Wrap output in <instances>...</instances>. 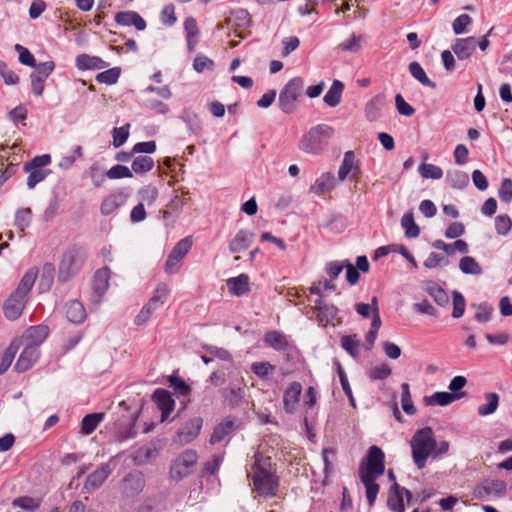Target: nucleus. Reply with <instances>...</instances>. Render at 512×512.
I'll use <instances>...</instances> for the list:
<instances>
[{
	"mask_svg": "<svg viewBox=\"0 0 512 512\" xmlns=\"http://www.w3.org/2000/svg\"><path fill=\"white\" fill-rule=\"evenodd\" d=\"M115 21L122 26H134L137 30L146 29V21L135 11H121L115 15Z\"/></svg>",
	"mask_w": 512,
	"mask_h": 512,
	"instance_id": "obj_22",
	"label": "nucleus"
},
{
	"mask_svg": "<svg viewBox=\"0 0 512 512\" xmlns=\"http://www.w3.org/2000/svg\"><path fill=\"white\" fill-rule=\"evenodd\" d=\"M411 448L415 465L419 469H423L428 457L432 456L433 449L436 448L433 429L424 427L417 430L411 439Z\"/></svg>",
	"mask_w": 512,
	"mask_h": 512,
	"instance_id": "obj_4",
	"label": "nucleus"
},
{
	"mask_svg": "<svg viewBox=\"0 0 512 512\" xmlns=\"http://www.w3.org/2000/svg\"><path fill=\"white\" fill-rule=\"evenodd\" d=\"M87 258V250L84 246L74 244L62 255L58 267V280L68 282L79 273Z\"/></svg>",
	"mask_w": 512,
	"mask_h": 512,
	"instance_id": "obj_3",
	"label": "nucleus"
},
{
	"mask_svg": "<svg viewBox=\"0 0 512 512\" xmlns=\"http://www.w3.org/2000/svg\"><path fill=\"white\" fill-rule=\"evenodd\" d=\"M104 417V413H91L84 416L81 422V432L84 435H90L92 432H94Z\"/></svg>",
	"mask_w": 512,
	"mask_h": 512,
	"instance_id": "obj_38",
	"label": "nucleus"
},
{
	"mask_svg": "<svg viewBox=\"0 0 512 512\" xmlns=\"http://www.w3.org/2000/svg\"><path fill=\"white\" fill-rule=\"evenodd\" d=\"M75 65L79 70H98L106 68L108 63L98 56L80 54L76 57Z\"/></svg>",
	"mask_w": 512,
	"mask_h": 512,
	"instance_id": "obj_26",
	"label": "nucleus"
},
{
	"mask_svg": "<svg viewBox=\"0 0 512 512\" xmlns=\"http://www.w3.org/2000/svg\"><path fill=\"white\" fill-rule=\"evenodd\" d=\"M387 506L392 512H404V500L401 494V486L397 483H394L392 486V491L389 493L387 499Z\"/></svg>",
	"mask_w": 512,
	"mask_h": 512,
	"instance_id": "obj_34",
	"label": "nucleus"
},
{
	"mask_svg": "<svg viewBox=\"0 0 512 512\" xmlns=\"http://www.w3.org/2000/svg\"><path fill=\"white\" fill-rule=\"evenodd\" d=\"M477 47V39L474 36L457 38L451 49L458 60H466L472 56Z\"/></svg>",
	"mask_w": 512,
	"mask_h": 512,
	"instance_id": "obj_18",
	"label": "nucleus"
},
{
	"mask_svg": "<svg viewBox=\"0 0 512 512\" xmlns=\"http://www.w3.org/2000/svg\"><path fill=\"white\" fill-rule=\"evenodd\" d=\"M19 346L12 342L3 353H0V375L5 373L11 366Z\"/></svg>",
	"mask_w": 512,
	"mask_h": 512,
	"instance_id": "obj_44",
	"label": "nucleus"
},
{
	"mask_svg": "<svg viewBox=\"0 0 512 512\" xmlns=\"http://www.w3.org/2000/svg\"><path fill=\"white\" fill-rule=\"evenodd\" d=\"M127 199L123 192H114L108 195L101 203L100 210L103 215H110L121 207Z\"/></svg>",
	"mask_w": 512,
	"mask_h": 512,
	"instance_id": "obj_25",
	"label": "nucleus"
},
{
	"mask_svg": "<svg viewBox=\"0 0 512 512\" xmlns=\"http://www.w3.org/2000/svg\"><path fill=\"white\" fill-rule=\"evenodd\" d=\"M254 233L241 229L229 243V250L232 253H240L246 251L254 240Z\"/></svg>",
	"mask_w": 512,
	"mask_h": 512,
	"instance_id": "obj_23",
	"label": "nucleus"
},
{
	"mask_svg": "<svg viewBox=\"0 0 512 512\" xmlns=\"http://www.w3.org/2000/svg\"><path fill=\"white\" fill-rule=\"evenodd\" d=\"M323 226L331 231L341 232L345 228V218L339 213H333L329 215Z\"/></svg>",
	"mask_w": 512,
	"mask_h": 512,
	"instance_id": "obj_57",
	"label": "nucleus"
},
{
	"mask_svg": "<svg viewBox=\"0 0 512 512\" xmlns=\"http://www.w3.org/2000/svg\"><path fill=\"white\" fill-rule=\"evenodd\" d=\"M355 155L354 152L349 150L345 152L342 164L338 171V177L340 180H345L349 173L352 172L351 178L355 179L358 177L360 173V169L358 166L354 165Z\"/></svg>",
	"mask_w": 512,
	"mask_h": 512,
	"instance_id": "obj_27",
	"label": "nucleus"
},
{
	"mask_svg": "<svg viewBox=\"0 0 512 512\" xmlns=\"http://www.w3.org/2000/svg\"><path fill=\"white\" fill-rule=\"evenodd\" d=\"M192 247V237L187 236L181 239L171 250L169 253L165 270L168 273H173V268L185 257V255L190 251Z\"/></svg>",
	"mask_w": 512,
	"mask_h": 512,
	"instance_id": "obj_10",
	"label": "nucleus"
},
{
	"mask_svg": "<svg viewBox=\"0 0 512 512\" xmlns=\"http://www.w3.org/2000/svg\"><path fill=\"white\" fill-rule=\"evenodd\" d=\"M51 163V156L49 154H43L35 156L31 161L24 164V171L30 170H42L43 167Z\"/></svg>",
	"mask_w": 512,
	"mask_h": 512,
	"instance_id": "obj_54",
	"label": "nucleus"
},
{
	"mask_svg": "<svg viewBox=\"0 0 512 512\" xmlns=\"http://www.w3.org/2000/svg\"><path fill=\"white\" fill-rule=\"evenodd\" d=\"M202 425L203 419L201 417L191 418L177 432V442L181 445L192 442L200 434Z\"/></svg>",
	"mask_w": 512,
	"mask_h": 512,
	"instance_id": "obj_13",
	"label": "nucleus"
},
{
	"mask_svg": "<svg viewBox=\"0 0 512 512\" xmlns=\"http://www.w3.org/2000/svg\"><path fill=\"white\" fill-rule=\"evenodd\" d=\"M274 370L275 366L270 362H254L251 365V371L260 379H266Z\"/></svg>",
	"mask_w": 512,
	"mask_h": 512,
	"instance_id": "obj_56",
	"label": "nucleus"
},
{
	"mask_svg": "<svg viewBox=\"0 0 512 512\" xmlns=\"http://www.w3.org/2000/svg\"><path fill=\"white\" fill-rule=\"evenodd\" d=\"M464 396L465 393L435 392L429 397L426 396L424 400L427 405L447 406Z\"/></svg>",
	"mask_w": 512,
	"mask_h": 512,
	"instance_id": "obj_29",
	"label": "nucleus"
},
{
	"mask_svg": "<svg viewBox=\"0 0 512 512\" xmlns=\"http://www.w3.org/2000/svg\"><path fill=\"white\" fill-rule=\"evenodd\" d=\"M333 181H334V177L332 174L324 173L311 186L310 191L315 194H322L326 191H329L334 186Z\"/></svg>",
	"mask_w": 512,
	"mask_h": 512,
	"instance_id": "obj_46",
	"label": "nucleus"
},
{
	"mask_svg": "<svg viewBox=\"0 0 512 512\" xmlns=\"http://www.w3.org/2000/svg\"><path fill=\"white\" fill-rule=\"evenodd\" d=\"M49 329L45 325L31 326L26 332V339L29 341L28 345L39 346L47 338Z\"/></svg>",
	"mask_w": 512,
	"mask_h": 512,
	"instance_id": "obj_32",
	"label": "nucleus"
},
{
	"mask_svg": "<svg viewBox=\"0 0 512 512\" xmlns=\"http://www.w3.org/2000/svg\"><path fill=\"white\" fill-rule=\"evenodd\" d=\"M472 23V18L468 14H461L452 23L453 32L456 35L468 32V26Z\"/></svg>",
	"mask_w": 512,
	"mask_h": 512,
	"instance_id": "obj_58",
	"label": "nucleus"
},
{
	"mask_svg": "<svg viewBox=\"0 0 512 512\" xmlns=\"http://www.w3.org/2000/svg\"><path fill=\"white\" fill-rule=\"evenodd\" d=\"M401 389H402V397H401L402 409L406 414L414 415L416 413V408L412 402L409 384L402 383Z\"/></svg>",
	"mask_w": 512,
	"mask_h": 512,
	"instance_id": "obj_50",
	"label": "nucleus"
},
{
	"mask_svg": "<svg viewBox=\"0 0 512 512\" xmlns=\"http://www.w3.org/2000/svg\"><path fill=\"white\" fill-rule=\"evenodd\" d=\"M38 275L37 268L33 267L26 271L16 289L9 295L3 304V314L10 321L17 320L27 304L28 295Z\"/></svg>",
	"mask_w": 512,
	"mask_h": 512,
	"instance_id": "obj_1",
	"label": "nucleus"
},
{
	"mask_svg": "<svg viewBox=\"0 0 512 512\" xmlns=\"http://www.w3.org/2000/svg\"><path fill=\"white\" fill-rule=\"evenodd\" d=\"M110 473H111V469H110L109 465H107V464L101 465L93 473L88 475V477L84 483V489L87 492H92V491L98 489L104 483V481L108 478Z\"/></svg>",
	"mask_w": 512,
	"mask_h": 512,
	"instance_id": "obj_21",
	"label": "nucleus"
},
{
	"mask_svg": "<svg viewBox=\"0 0 512 512\" xmlns=\"http://www.w3.org/2000/svg\"><path fill=\"white\" fill-rule=\"evenodd\" d=\"M418 171L423 178L427 179H440L443 176L442 169L434 164L422 163Z\"/></svg>",
	"mask_w": 512,
	"mask_h": 512,
	"instance_id": "obj_52",
	"label": "nucleus"
},
{
	"mask_svg": "<svg viewBox=\"0 0 512 512\" xmlns=\"http://www.w3.org/2000/svg\"><path fill=\"white\" fill-rule=\"evenodd\" d=\"M338 312L337 307L332 304L323 305L319 311H317L316 319L318 323L325 327L329 323H332Z\"/></svg>",
	"mask_w": 512,
	"mask_h": 512,
	"instance_id": "obj_45",
	"label": "nucleus"
},
{
	"mask_svg": "<svg viewBox=\"0 0 512 512\" xmlns=\"http://www.w3.org/2000/svg\"><path fill=\"white\" fill-rule=\"evenodd\" d=\"M40 349L35 345H28L22 350L14 369L18 373H23L29 370L39 359Z\"/></svg>",
	"mask_w": 512,
	"mask_h": 512,
	"instance_id": "obj_16",
	"label": "nucleus"
},
{
	"mask_svg": "<svg viewBox=\"0 0 512 512\" xmlns=\"http://www.w3.org/2000/svg\"><path fill=\"white\" fill-rule=\"evenodd\" d=\"M408 69L412 77L418 80L423 86L436 88V83L427 76L426 72L418 62H411Z\"/></svg>",
	"mask_w": 512,
	"mask_h": 512,
	"instance_id": "obj_37",
	"label": "nucleus"
},
{
	"mask_svg": "<svg viewBox=\"0 0 512 512\" xmlns=\"http://www.w3.org/2000/svg\"><path fill=\"white\" fill-rule=\"evenodd\" d=\"M198 462V455L196 451L188 449L182 452L174 461L170 469L171 478L174 480H181L193 472L195 465Z\"/></svg>",
	"mask_w": 512,
	"mask_h": 512,
	"instance_id": "obj_9",
	"label": "nucleus"
},
{
	"mask_svg": "<svg viewBox=\"0 0 512 512\" xmlns=\"http://www.w3.org/2000/svg\"><path fill=\"white\" fill-rule=\"evenodd\" d=\"M169 296V289L166 284H159L153 296L149 299V301L142 307L141 311L138 315H136L134 319V323L138 326L145 324L150 316L156 311L160 306H162Z\"/></svg>",
	"mask_w": 512,
	"mask_h": 512,
	"instance_id": "obj_7",
	"label": "nucleus"
},
{
	"mask_svg": "<svg viewBox=\"0 0 512 512\" xmlns=\"http://www.w3.org/2000/svg\"><path fill=\"white\" fill-rule=\"evenodd\" d=\"M240 422L230 417L224 418L213 430L210 436V444L214 445L221 442L226 436L232 434L239 426Z\"/></svg>",
	"mask_w": 512,
	"mask_h": 512,
	"instance_id": "obj_19",
	"label": "nucleus"
},
{
	"mask_svg": "<svg viewBox=\"0 0 512 512\" xmlns=\"http://www.w3.org/2000/svg\"><path fill=\"white\" fill-rule=\"evenodd\" d=\"M154 167V160L150 156H138L132 162V171L143 175L151 171Z\"/></svg>",
	"mask_w": 512,
	"mask_h": 512,
	"instance_id": "obj_47",
	"label": "nucleus"
},
{
	"mask_svg": "<svg viewBox=\"0 0 512 512\" xmlns=\"http://www.w3.org/2000/svg\"><path fill=\"white\" fill-rule=\"evenodd\" d=\"M228 23L236 30L246 29L251 25L250 14L245 9H237L232 11Z\"/></svg>",
	"mask_w": 512,
	"mask_h": 512,
	"instance_id": "obj_35",
	"label": "nucleus"
},
{
	"mask_svg": "<svg viewBox=\"0 0 512 512\" xmlns=\"http://www.w3.org/2000/svg\"><path fill=\"white\" fill-rule=\"evenodd\" d=\"M334 135V129L327 124L312 127L299 142V149L309 154H319Z\"/></svg>",
	"mask_w": 512,
	"mask_h": 512,
	"instance_id": "obj_5",
	"label": "nucleus"
},
{
	"mask_svg": "<svg viewBox=\"0 0 512 512\" xmlns=\"http://www.w3.org/2000/svg\"><path fill=\"white\" fill-rule=\"evenodd\" d=\"M386 97L379 93L371 98L365 106V116L369 121H375L380 117L382 108L385 105Z\"/></svg>",
	"mask_w": 512,
	"mask_h": 512,
	"instance_id": "obj_28",
	"label": "nucleus"
},
{
	"mask_svg": "<svg viewBox=\"0 0 512 512\" xmlns=\"http://www.w3.org/2000/svg\"><path fill=\"white\" fill-rule=\"evenodd\" d=\"M264 342L267 346L282 351L288 347V341L282 333L278 331H269L264 336Z\"/></svg>",
	"mask_w": 512,
	"mask_h": 512,
	"instance_id": "obj_36",
	"label": "nucleus"
},
{
	"mask_svg": "<svg viewBox=\"0 0 512 512\" xmlns=\"http://www.w3.org/2000/svg\"><path fill=\"white\" fill-rule=\"evenodd\" d=\"M446 182L453 188L462 189L468 185L469 177L467 173L460 170L449 171L446 175Z\"/></svg>",
	"mask_w": 512,
	"mask_h": 512,
	"instance_id": "obj_40",
	"label": "nucleus"
},
{
	"mask_svg": "<svg viewBox=\"0 0 512 512\" xmlns=\"http://www.w3.org/2000/svg\"><path fill=\"white\" fill-rule=\"evenodd\" d=\"M498 195L503 202L508 203L512 200V180L510 178L502 180Z\"/></svg>",
	"mask_w": 512,
	"mask_h": 512,
	"instance_id": "obj_64",
	"label": "nucleus"
},
{
	"mask_svg": "<svg viewBox=\"0 0 512 512\" xmlns=\"http://www.w3.org/2000/svg\"><path fill=\"white\" fill-rule=\"evenodd\" d=\"M484 398L487 404L478 407V414L480 416H487L495 413L499 406V395L495 392H489L484 395Z\"/></svg>",
	"mask_w": 512,
	"mask_h": 512,
	"instance_id": "obj_39",
	"label": "nucleus"
},
{
	"mask_svg": "<svg viewBox=\"0 0 512 512\" xmlns=\"http://www.w3.org/2000/svg\"><path fill=\"white\" fill-rule=\"evenodd\" d=\"M255 462L252 466V481L254 491L261 497L272 498L276 496L279 479L267 467L270 466V458H264L259 452L254 455Z\"/></svg>",
	"mask_w": 512,
	"mask_h": 512,
	"instance_id": "obj_2",
	"label": "nucleus"
},
{
	"mask_svg": "<svg viewBox=\"0 0 512 512\" xmlns=\"http://www.w3.org/2000/svg\"><path fill=\"white\" fill-rule=\"evenodd\" d=\"M168 381L177 395L188 396L190 394L191 387L182 378L171 375L168 377Z\"/></svg>",
	"mask_w": 512,
	"mask_h": 512,
	"instance_id": "obj_51",
	"label": "nucleus"
},
{
	"mask_svg": "<svg viewBox=\"0 0 512 512\" xmlns=\"http://www.w3.org/2000/svg\"><path fill=\"white\" fill-rule=\"evenodd\" d=\"M495 229L497 234L506 236L512 229V220L507 214L498 215L495 218Z\"/></svg>",
	"mask_w": 512,
	"mask_h": 512,
	"instance_id": "obj_55",
	"label": "nucleus"
},
{
	"mask_svg": "<svg viewBox=\"0 0 512 512\" xmlns=\"http://www.w3.org/2000/svg\"><path fill=\"white\" fill-rule=\"evenodd\" d=\"M66 316L71 323L80 324L86 318L83 304L78 300H71L66 304Z\"/></svg>",
	"mask_w": 512,
	"mask_h": 512,
	"instance_id": "obj_30",
	"label": "nucleus"
},
{
	"mask_svg": "<svg viewBox=\"0 0 512 512\" xmlns=\"http://www.w3.org/2000/svg\"><path fill=\"white\" fill-rule=\"evenodd\" d=\"M302 393V385L300 382L294 381L284 390L283 393V408L287 414L296 412L300 396Z\"/></svg>",
	"mask_w": 512,
	"mask_h": 512,
	"instance_id": "obj_14",
	"label": "nucleus"
},
{
	"mask_svg": "<svg viewBox=\"0 0 512 512\" xmlns=\"http://www.w3.org/2000/svg\"><path fill=\"white\" fill-rule=\"evenodd\" d=\"M507 489V485L503 480H485L476 486L473 495L477 499H484L491 494L502 497Z\"/></svg>",
	"mask_w": 512,
	"mask_h": 512,
	"instance_id": "obj_12",
	"label": "nucleus"
},
{
	"mask_svg": "<svg viewBox=\"0 0 512 512\" xmlns=\"http://www.w3.org/2000/svg\"><path fill=\"white\" fill-rule=\"evenodd\" d=\"M228 291L235 296L246 295L250 291L249 276L247 274H240L237 277H232L226 280Z\"/></svg>",
	"mask_w": 512,
	"mask_h": 512,
	"instance_id": "obj_24",
	"label": "nucleus"
},
{
	"mask_svg": "<svg viewBox=\"0 0 512 512\" xmlns=\"http://www.w3.org/2000/svg\"><path fill=\"white\" fill-rule=\"evenodd\" d=\"M459 269L464 274L480 275L483 270L474 257L464 256L459 261Z\"/></svg>",
	"mask_w": 512,
	"mask_h": 512,
	"instance_id": "obj_42",
	"label": "nucleus"
},
{
	"mask_svg": "<svg viewBox=\"0 0 512 512\" xmlns=\"http://www.w3.org/2000/svg\"><path fill=\"white\" fill-rule=\"evenodd\" d=\"M152 401L156 404L157 408L161 411V422L166 421L171 412L174 410L175 401L172 394L163 388H157L152 396Z\"/></svg>",
	"mask_w": 512,
	"mask_h": 512,
	"instance_id": "obj_11",
	"label": "nucleus"
},
{
	"mask_svg": "<svg viewBox=\"0 0 512 512\" xmlns=\"http://www.w3.org/2000/svg\"><path fill=\"white\" fill-rule=\"evenodd\" d=\"M41 505V500L38 498H33L30 496H20L15 498L12 501V506L14 508L18 507L21 508L27 512H34L36 511Z\"/></svg>",
	"mask_w": 512,
	"mask_h": 512,
	"instance_id": "obj_43",
	"label": "nucleus"
},
{
	"mask_svg": "<svg viewBox=\"0 0 512 512\" xmlns=\"http://www.w3.org/2000/svg\"><path fill=\"white\" fill-rule=\"evenodd\" d=\"M343 90V82L340 80H334L331 87L324 95V103L329 107H336L341 102Z\"/></svg>",
	"mask_w": 512,
	"mask_h": 512,
	"instance_id": "obj_31",
	"label": "nucleus"
},
{
	"mask_svg": "<svg viewBox=\"0 0 512 512\" xmlns=\"http://www.w3.org/2000/svg\"><path fill=\"white\" fill-rule=\"evenodd\" d=\"M221 394L230 408H236L243 403L245 389L244 386L232 382L221 390Z\"/></svg>",
	"mask_w": 512,
	"mask_h": 512,
	"instance_id": "obj_20",
	"label": "nucleus"
},
{
	"mask_svg": "<svg viewBox=\"0 0 512 512\" xmlns=\"http://www.w3.org/2000/svg\"><path fill=\"white\" fill-rule=\"evenodd\" d=\"M106 176L110 179H121L131 178L133 174L127 166L115 165L106 172Z\"/></svg>",
	"mask_w": 512,
	"mask_h": 512,
	"instance_id": "obj_60",
	"label": "nucleus"
},
{
	"mask_svg": "<svg viewBox=\"0 0 512 512\" xmlns=\"http://www.w3.org/2000/svg\"><path fill=\"white\" fill-rule=\"evenodd\" d=\"M385 471V455L378 446H371L366 455V463L359 467V475L380 477Z\"/></svg>",
	"mask_w": 512,
	"mask_h": 512,
	"instance_id": "obj_8",
	"label": "nucleus"
},
{
	"mask_svg": "<svg viewBox=\"0 0 512 512\" xmlns=\"http://www.w3.org/2000/svg\"><path fill=\"white\" fill-rule=\"evenodd\" d=\"M304 80L301 77L290 79L279 94V107L285 114H291L296 107V102L302 96Z\"/></svg>",
	"mask_w": 512,
	"mask_h": 512,
	"instance_id": "obj_6",
	"label": "nucleus"
},
{
	"mask_svg": "<svg viewBox=\"0 0 512 512\" xmlns=\"http://www.w3.org/2000/svg\"><path fill=\"white\" fill-rule=\"evenodd\" d=\"M361 40L362 35L352 34L349 39L339 45V48L346 52H358L361 49Z\"/></svg>",
	"mask_w": 512,
	"mask_h": 512,
	"instance_id": "obj_63",
	"label": "nucleus"
},
{
	"mask_svg": "<svg viewBox=\"0 0 512 512\" xmlns=\"http://www.w3.org/2000/svg\"><path fill=\"white\" fill-rule=\"evenodd\" d=\"M31 209L30 208H22L16 212L15 215V225L21 230L24 231L31 222Z\"/></svg>",
	"mask_w": 512,
	"mask_h": 512,
	"instance_id": "obj_59",
	"label": "nucleus"
},
{
	"mask_svg": "<svg viewBox=\"0 0 512 512\" xmlns=\"http://www.w3.org/2000/svg\"><path fill=\"white\" fill-rule=\"evenodd\" d=\"M120 72H121L120 68L114 67V68H111V69H108V70L98 73L96 75V80L99 83L112 85L118 81Z\"/></svg>",
	"mask_w": 512,
	"mask_h": 512,
	"instance_id": "obj_53",
	"label": "nucleus"
},
{
	"mask_svg": "<svg viewBox=\"0 0 512 512\" xmlns=\"http://www.w3.org/2000/svg\"><path fill=\"white\" fill-rule=\"evenodd\" d=\"M129 124H126L119 128H114L112 131L113 134V145L118 148L122 146L129 137Z\"/></svg>",
	"mask_w": 512,
	"mask_h": 512,
	"instance_id": "obj_61",
	"label": "nucleus"
},
{
	"mask_svg": "<svg viewBox=\"0 0 512 512\" xmlns=\"http://www.w3.org/2000/svg\"><path fill=\"white\" fill-rule=\"evenodd\" d=\"M426 292L434 299V301L442 307H445L449 303V296L446 291L437 285L436 283L431 282V284L426 288Z\"/></svg>",
	"mask_w": 512,
	"mask_h": 512,
	"instance_id": "obj_48",
	"label": "nucleus"
},
{
	"mask_svg": "<svg viewBox=\"0 0 512 512\" xmlns=\"http://www.w3.org/2000/svg\"><path fill=\"white\" fill-rule=\"evenodd\" d=\"M145 487V479L140 471L128 473L122 480V492L133 497L143 491Z\"/></svg>",
	"mask_w": 512,
	"mask_h": 512,
	"instance_id": "obj_15",
	"label": "nucleus"
},
{
	"mask_svg": "<svg viewBox=\"0 0 512 512\" xmlns=\"http://www.w3.org/2000/svg\"><path fill=\"white\" fill-rule=\"evenodd\" d=\"M110 270L107 267L98 269L92 279L93 301L99 303L109 287Z\"/></svg>",
	"mask_w": 512,
	"mask_h": 512,
	"instance_id": "obj_17",
	"label": "nucleus"
},
{
	"mask_svg": "<svg viewBox=\"0 0 512 512\" xmlns=\"http://www.w3.org/2000/svg\"><path fill=\"white\" fill-rule=\"evenodd\" d=\"M341 346L353 358H357L359 356L358 349L360 347V341L357 339V336L355 334L343 336L341 338Z\"/></svg>",
	"mask_w": 512,
	"mask_h": 512,
	"instance_id": "obj_49",
	"label": "nucleus"
},
{
	"mask_svg": "<svg viewBox=\"0 0 512 512\" xmlns=\"http://www.w3.org/2000/svg\"><path fill=\"white\" fill-rule=\"evenodd\" d=\"M392 373V370L388 364H381L373 367L369 371V378L371 380H384L389 377Z\"/></svg>",
	"mask_w": 512,
	"mask_h": 512,
	"instance_id": "obj_62",
	"label": "nucleus"
},
{
	"mask_svg": "<svg viewBox=\"0 0 512 512\" xmlns=\"http://www.w3.org/2000/svg\"><path fill=\"white\" fill-rule=\"evenodd\" d=\"M401 226L405 230V236L408 238H416L420 234V228L414 221L413 212L405 213L401 219Z\"/></svg>",
	"mask_w": 512,
	"mask_h": 512,
	"instance_id": "obj_41",
	"label": "nucleus"
},
{
	"mask_svg": "<svg viewBox=\"0 0 512 512\" xmlns=\"http://www.w3.org/2000/svg\"><path fill=\"white\" fill-rule=\"evenodd\" d=\"M361 482L365 486L366 499L369 507H373L380 490V486L376 483L377 477L359 475Z\"/></svg>",
	"mask_w": 512,
	"mask_h": 512,
	"instance_id": "obj_33",
	"label": "nucleus"
}]
</instances>
